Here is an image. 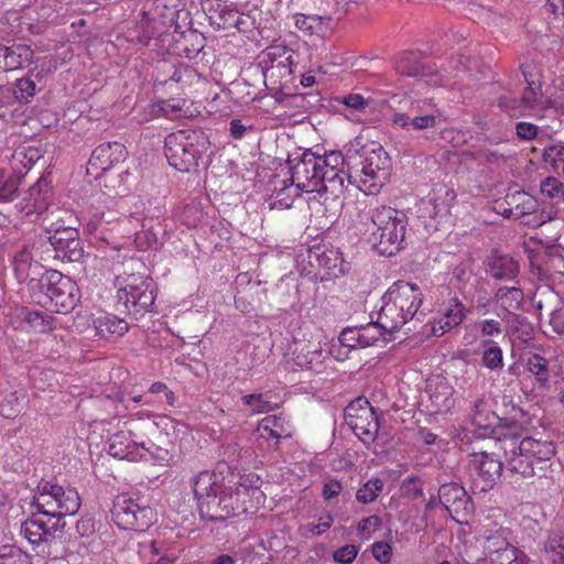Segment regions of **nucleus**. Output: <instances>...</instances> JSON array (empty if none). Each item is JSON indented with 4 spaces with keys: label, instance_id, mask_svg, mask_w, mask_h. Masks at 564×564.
Returning a JSON list of instances; mask_svg holds the SVG:
<instances>
[{
    "label": "nucleus",
    "instance_id": "nucleus-1",
    "mask_svg": "<svg viewBox=\"0 0 564 564\" xmlns=\"http://www.w3.org/2000/svg\"><path fill=\"white\" fill-rule=\"evenodd\" d=\"M347 167L350 184L367 195H377L390 177L391 160L382 145L356 140L347 148Z\"/></svg>",
    "mask_w": 564,
    "mask_h": 564
},
{
    "label": "nucleus",
    "instance_id": "nucleus-2",
    "mask_svg": "<svg viewBox=\"0 0 564 564\" xmlns=\"http://www.w3.org/2000/svg\"><path fill=\"white\" fill-rule=\"evenodd\" d=\"M501 448L506 455V469L521 478L541 477L550 467L555 449L552 443L533 437L519 438L517 434L503 435Z\"/></svg>",
    "mask_w": 564,
    "mask_h": 564
},
{
    "label": "nucleus",
    "instance_id": "nucleus-3",
    "mask_svg": "<svg viewBox=\"0 0 564 564\" xmlns=\"http://www.w3.org/2000/svg\"><path fill=\"white\" fill-rule=\"evenodd\" d=\"M378 325L386 333H393L413 319L423 303V293L415 283L398 280L381 297Z\"/></svg>",
    "mask_w": 564,
    "mask_h": 564
},
{
    "label": "nucleus",
    "instance_id": "nucleus-4",
    "mask_svg": "<svg viewBox=\"0 0 564 564\" xmlns=\"http://www.w3.org/2000/svg\"><path fill=\"white\" fill-rule=\"evenodd\" d=\"M32 296L43 306H52L59 314L72 312L80 301L76 282L57 270H47L29 282Z\"/></svg>",
    "mask_w": 564,
    "mask_h": 564
},
{
    "label": "nucleus",
    "instance_id": "nucleus-5",
    "mask_svg": "<svg viewBox=\"0 0 564 564\" xmlns=\"http://www.w3.org/2000/svg\"><path fill=\"white\" fill-rule=\"evenodd\" d=\"M210 147L202 129L178 130L165 138L164 153L171 166L180 172L195 170Z\"/></svg>",
    "mask_w": 564,
    "mask_h": 564
},
{
    "label": "nucleus",
    "instance_id": "nucleus-6",
    "mask_svg": "<svg viewBox=\"0 0 564 564\" xmlns=\"http://www.w3.org/2000/svg\"><path fill=\"white\" fill-rule=\"evenodd\" d=\"M64 527L65 523H59L36 509V512L21 523L20 533L40 553L57 560L68 554V549L62 541Z\"/></svg>",
    "mask_w": 564,
    "mask_h": 564
},
{
    "label": "nucleus",
    "instance_id": "nucleus-7",
    "mask_svg": "<svg viewBox=\"0 0 564 564\" xmlns=\"http://www.w3.org/2000/svg\"><path fill=\"white\" fill-rule=\"evenodd\" d=\"M370 218L376 227L371 232L373 249L387 257L398 253L403 248L406 215L392 207L381 206L371 210Z\"/></svg>",
    "mask_w": 564,
    "mask_h": 564
},
{
    "label": "nucleus",
    "instance_id": "nucleus-8",
    "mask_svg": "<svg viewBox=\"0 0 564 564\" xmlns=\"http://www.w3.org/2000/svg\"><path fill=\"white\" fill-rule=\"evenodd\" d=\"M32 505L43 514L64 523L62 520L66 516H73L79 510L80 497L73 487H63L42 480L37 486Z\"/></svg>",
    "mask_w": 564,
    "mask_h": 564
},
{
    "label": "nucleus",
    "instance_id": "nucleus-9",
    "mask_svg": "<svg viewBox=\"0 0 564 564\" xmlns=\"http://www.w3.org/2000/svg\"><path fill=\"white\" fill-rule=\"evenodd\" d=\"M122 280L118 289V301L128 314L135 318L151 312L156 299V284L145 273H129L120 276Z\"/></svg>",
    "mask_w": 564,
    "mask_h": 564
},
{
    "label": "nucleus",
    "instance_id": "nucleus-10",
    "mask_svg": "<svg viewBox=\"0 0 564 564\" xmlns=\"http://www.w3.org/2000/svg\"><path fill=\"white\" fill-rule=\"evenodd\" d=\"M111 517L123 530L144 531L156 520L155 511L137 494L122 492L112 500Z\"/></svg>",
    "mask_w": 564,
    "mask_h": 564
},
{
    "label": "nucleus",
    "instance_id": "nucleus-11",
    "mask_svg": "<svg viewBox=\"0 0 564 564\" xmlns=\"http://www.w3.org/2000/svg\"><path fill=\"white\" fill-rule=\"evenodd\" d=\"M128 431L118 432L110 438L109 454L113 457L128 460H139L144 457V454L139 453L140 442L139 433L151 434L159 432L154 422L142 421L141 419H131L127 422Z\"/></svg>",
    "mask_w": 564,
    "mask_h": 564
},
{
    "label": "nucleus",
    "instance_id": "nucleus-12",
    "mask_svg": "<svg viewBox=\"0 0 564 564\" xmlns=\"http://www.w3.org/2000/svg\"><path fill=\"white\" fill-rule=\"evenodd\" d=\"M345 422L366 445L371 444L378 435V414L365 397L356 398L346 406Z\"/></svg>",
    "mask_w": 564,
    "mask_h": 564
},
{
    "label": "nucleus",
    "instance_id": "nucleus-13",
    "mask_svg": "<svg viewBox=\"0 0 564 564\" xmlns=\"http://www.w3.org/2000/svg\"><path fill=\"white\" fill-rule=\"evenodd\" d=\"M350 172L347 167V152L330 151L321 156V188L317 194H330L334 199L340 197L346 185L350 183Z\"/></svg>",
    "mask_w": 564,
    "mask_h": 564
},
{
    "label": "nucleus",
    "instance_id": "nucleus-14",
    "mask_svg": "<svg viewBox=\"0 0 564 564\" xmlns=\"http://www.w3.org/2000/svg\"><path fill=\"white\" fill-rule=\"evenodd\" d=\"M471 489L487 492L501 477L503 463L492 453H473L469 460Z\"/></svg>",
    "mask_w": 564,
    "mask_h": 564
},
{
    "label": "nucleus",
    "instance_id": "nucleus-15",
    "mask_svg": "<svg viewBox=\"0 0 564 564\" xmlns=\"http://www.w3.org/2000/svg\"><path fill=\"white\" fill-rule=\"evenodd\" d=\"M321 156L305 150L299 158L290 159L291 181L299 189L314 193L321 188Z\"/></svg>",
    "mask_w": 564,
    "mask_h": 564
},
{
    "label": "nucleus",
    "instance_id": "nucleus-16",
    "mask_svg": "<svg viewBox=\"0 0 564 564\" xmlns=\"http://www.w3.org/2000/svg\"><path fill=\"white\" fill-rule=\"evenodd\" d=\"M455 194L441 186L434 189L427 197L422 198L417 204V218L427 231L437 229V218L447 216L451 203L454 200Z\"/></svg>",
    "mask_w": 564,
    "mask_h": 564
},
{
    "label": "nucleus",
    "instance_id": "nucleus-17",
    "mask_svg": "<svg viewBox=\"0 0 564 564\" xmlns=\"http://www.w3.org/2000/svg\"><path fill=\"white\" fill-rule=\"evenodd\" d=\"M55 231L54 236H47V241L54 251V258L62 262L83 265L88 254L84 250L78 229H57Z\"/></svg>",
    "mask_w": 564,
    "mask_h": 564
},
{
    "label": "nucleus",
    "instance_id": "nucleus-18",
    "mask_svg": "<svg viewBox=\"0 0 564 564\" xmlns=\"http://www.w3.org/2000/svg\"><path fill=\"white\" fill-rule=\"evenodd\" d=\"M524 77H527V74ZM528 87L524 89L520 100L510 98L508 96H501L499 98V107L507 111H519L520 115H524V111H530L533 116H541V111L550 106V100L543 96L541 85L534 80H529Z\"/></svg>",
    "mask_w": 564,
    "mask_h": 564
},
{
    "label": "nucleus",
    "instance_id": "nucleus-19",
    "mask_svg": "<svg viewBox=\"0 0 564 564\" xmlns=\"http://www.w3.org/2000/svg\"><path fill=\"white\" fill-rule=\"evenodd\" d=\"M308 264L313 269L323 270L321 280L337 278L346 271L343 253L333 246H314L308 250Z\"/></svg>",
    "mask_w": 564,
    "mask_h": 564
},
{
    "label": "nucleus",
    "instance_id": "nucleus-20",
    "mask_svg": "<svg viewBox=\"0 0 564 564\" xmlns=\"http://www.w3.org/2000/svg\"><path fill=\"white\" fill-rule=\"evenodd\" d=\"M128 155L127 149L120 142H106L99 144L91 153L87 173L99 178L102 173L113 165L123 162Z\"/></svg>",
    "mask_w": 564,
    "mask_h": 564
},
{
    "label": "nucleus",
    "instance_id": "nucleus-21",
    "mask_svg": "<svg viewBox=\"0 0 564 564\" xmlns=\"http://www.w3.org/2000/svg\"><path fill=\"white\" fill-rule=\"evenodd\" d=\"M470 419L473 425L477 427L479 436L502 440L505 435L500 432L502 420L490 409L484 397L475 400L470 410Z\"/></svg>",
    "mask_w": 564,
    "mask_h": 564
},
{
    "label": "nucleus",
    "instance_id": "nucleus-22",
    "mask_svg": "<svg viewBox=\"0 0 564 564\" xmlns=\"http://www.w3.org/2000/svg\"><path fill=\"white\" fill-rule=\"evenodd\" d=\"M386 333L377 322L358 327H347L341 330L338 340L349 348H367L376 344Z\"/></svg>",
    "mask_w": 564,
    "mask_h": 564
},
{
    "label": "nucleus",
    "instance_id": "nucleus-23",
    "mask_svg": "<svg viewBox=\"0 0 564 564\" xmlns=\"http://www.w3.org/2000/svg\"><path fill=\"white\" fill-rule=\"evenodd\" d=\"M425 391L431 402V412L447 413L455 404L454 388L444 377L430 378Z\"/></svg>",
    "mask_w": 564,
    "mask_h": 564
},
{
    "label": "nucleus",
    "instance_id": "nucleus-24",
    "mask_svg": "<svg viewBox=\"0 0 564 564\" xmlns=\"http://www.w3.org/2000/svg\"><path fill=\"white\" fill-rule=\"evenodd\" d=\"M52 197V187L47 177H40L24 194L21 210L25 215L42 214L48 208Z\"/></svg>",
    "mask_w": 564,
    "mask_h": 564
},
{
    "label": "nucleus",
    "instance_id": "nucleus-25",
    "mask_svg": "<svg viewBox=\"0 0 564 564\" xmlns=\"http://www.w3.org/2000/svg\"><path fill=\"white\" fill-rule=\"evenodd\" d=\"M486 273L497 281H516L520 272L519 262L509 254L492 251L485 261Z\"/></svg>",
    "mask_w": 564,
    "mask_h": 564
},
{
    "label": "nucleus",
    "instance_id": "nucleus-26",
    "mask_svg": "<svg viewBox=\"0 0 564 564\" xmlns=\"http://www.w3.org/2000/svg\"><path fill=\"white\" fill-rule=\"evenodd\" d=\"M178 13L180 12L176 10H170L167 15L163 17V19H156L154 17L148 20L141 25L140 41L145 46H150L152 41H154V46H159V43H164L167 36V29L174 26L175 32L177 31L178 25L175 23L174 17L176 14L178 15Z\"/></svg>",
    "mask_w": 564,
    "mask_h": 564
},
{
    "label": "nucleus",
    "instance_id": "nucleus-27",
    "mask_svg": "<svg viewBox=\"0 0 564 564\" xmlns=\"http://www.w3.org/2000/svg\"><path fill=\"white\" fill-rule=\"evenodd\" d=\"M438 502L449 512L466 511L470 502L466 490L457 482H444L438 489Z\"/></svg>",
    "mask_w": 564,
    "mask_h": 564
},
{
    "label": "nucleus",
    "instance_id": "nucleus-28",
    "mask_svg": "<svg viewBox=\"0 0 564 564\" xmlns=\"http://www.w3.org/2000/svg\"><path fill=\"white\" fill-rule=\"evenodd\" d=\"M395 69L402 75L416 77L427 85L437 86L441 84L438 74L427 72L424 66L417 63V56L412 52H405L399 57L395 62Z\"/></svg>",
    "mask_w": 564,
    "mask_h": 564
},
{
    "label": "nucleus",
    "instance_id": "nucleus-29",
    "mask_svg": "<svg viewBox=\"0 0 564 564\" xmlns=\"http://www.w3.org/2000/svg\"><path fill=\"white\" fill-rule=\"evenodd\" d=\"M466 317L465 305L456 297L451 299L444 307L442 317L433 325L435 336H442L449 329L460 325Z\"/></svg>",
    "mask_w": 564,
    "mask_h": 564
},
{
    "label": "nucleus",
    "instance_id": "nucleus-30",
    "mask_svg": "<svg viewBox=\"0 0 564 564\" xmlns=\"http://www.w3.org/2000/svg\"><path fill=\"white\" fill-rule=\"evenodd\" d=\"M223 480L224 479H219L217 474L209 470L200 471L195 476L192 480V487L198 505L212 498L215 494H219L224 487Z\"/></svg>",
    "mask_w": 564,
    "mask_h": 564
},
{
    "label": "nucleus",
    "instance_id": "nucleus-31",
    "mask_svg": "<svg viewBox=\"0 0 564 564\" xmlns=\"http://www.w3.org/2000/svg\"><path fill=\"white\" fill-rule=\"evenodd\" d=\"M40 264L33 262V256L30 247L24 245L13 257V271L20 283L31 281L40 274Z\"/></svg>",
    "mask_w": 564,
    "mask_h": 564
},
{
    "label": "nucleus",
    "instance_id": "nucleus-32",
    "mask_svg": "<svg viewBox=\"0 0 564 564\" xmlns=\"http://www.w3.org/2000/svg\"><path fill=\"white\" fill-rule=\"evenodd\" d=\"M292 354L294 364L302 369L317 370L324 359L318 344H302Z\"/></svg>",
    "mask_w": 564,
    "mask_h": 564
},
{
    "label": "nucleus",
    "instance_id": "nucleus-33",
    "mask_svg": "<svg viewBox=\"0 0 564 564\" xmlns=\"http://www.w3.org/2000/svg\"><path fill=\"white\" fill-rule=\"evenodd\" d=\"M438 119L440 117H434L430 111H425L423 116L395 112L392 117V122L406 130L421 131L435 128Z\"/></svg>",
    "mask_w": 564,
    "mask_h": 564
},
{
    "label": "nucleus",
    "instance_id": "nucleus-34",
    "mask_svg": "<svg viewBox=\"0 0 564 564\" xmlns=\"http://www.w3.org/2000/svg\"><path fill=\"white\" fill-rule=\"evenodd\" d=\"M220 494H215L212 498L202 501L198 505L200 516L213 522L225 521L232 517L234 508L226 506Z\"/></svg>",
    "mask_w": 564,
    "mask_h": 564
},
{
    "label": "nucleus",
    "instance_id": "nucleus-35",
    "mask_svg": "<svg viewBox=\"0 0 564 564\" xmlns=\"http://www.w3.org/2000/svg\"><path fill=\"white\" fill-rule=\"evenodd\" d=\"M207 17L210 25L215 29L231 30L234 18H238V11L220 1L210 2L207 8Z\"/></svg>",
    "mask_w": 564,
    "mask_h": 564
},
{
    "label": "nucleus",
    "instance_id": "nucleus-36",
    "mask_svg": "<svg viewBox=\"0 0 564 564\" xmlns=\"http://www.w3.org/2000/svg\"><path fill=\"white\" fill-rule=\"evenodd\" d=\"M258 430L261 437L265 440L274 438L276 443L283 437H290L291 431L289 422L282 415H268L261 420Z\"/></svg>",
    "mask_w": 564,
    "mask_h": 564
},
{
    "label": "nucleus",
    "instance_id": "nucleus-37",
    "mask_svg": "<svg viewBox=\"0 0 564 564\" xmlns=\"http://www.w3.org/2000/svg\"><path fill=\"white\" fill-rule=\"evenodd\" d=\"M523 292L517 286H501L495 295L494 301L499 304L502 311L507 314H511L521 308L523 303Z\"/></svg>",
    "mask_w": 564,
    "mask_h": 564
},
{
    "label": "nucleus",
    "instance_id": "nucleus-38",
    "mask_svg": "<svg viewBox=\"0 0 564 564\" xmlns=\"http://www.w3.org/2000/svg\"><path fill=\"white\" fill-rule=\"evenodd\" d=\"M7 73L21 69L32 63L33 50L22 43H13L7 46Z\"/></svg>",
    "mask_w": 564,
    "mask_h": 564
},
{
    "label": "nucleus",
    "instance_id": "nucleus-39",
    "mask_svg": "<svg viewBox=\"0 0 564 564\" xmlns=\"http://www.w3.org/2000/svg\"><path fill=\"white\" fill-rule=\"evenodd\" d=\"M94 324L97 334L101 337H108L110 335L120 337L123 336L129 329L128 322L111 314L97 317Z\"/></svg>",
    "mask_w": 564,
    "mask_h": 564
},
{
    "label": "nucleus",
    "instance_id": "nucleus-40",
    "mask_svg": "<svg viewBox=\"0 0 564 564\" xmlns=\"http://www.w3.org/2000/svg\"><path fill=\"white\" fill-rule=\"evenodd\" d=\"M487 547L491 555H494V561L497 564H512V561L517 558V547L511 545L506 540H498L495 536H489L487 540Z\"/></svg>",
    "mask_w": 564,
    "mask_h": 564
},
{
    "label": "nucleus",
    "instance_id": "nucleus-41",
    "mask_svg": "<svg viewBox=\"0 0 564 564\" xmlns=\"http://www.w3.org/2000/svg\"><path fill=\"white\" fill-rule=\"evenodd\" d=\"M545 558L552 564H564V534L553 532L544 542Z\"/></svg>",
    "mask_w": 564,
    "mask_h": 564
},
{
    "label": "nucleus",
    "instance_id": "nucleus-42",
    "mask_svg": "<svg viewBox=\"0 0 564 564\" xmlns=\"http://www.w3.org/2000/svg\"><path fill=\"white\" fill-rule=\"evenodd\" d=\"M247 492L248 488L243 485H239L235 490L224 485L223 490L219 491L223 500L227 501L225 502L226 506H231L234 508L232 517H236L247 511L245 500L241 499L247 495Z\"/></svg>",
    "mask_w": 564,
    "mask_h": 564
},
{
    "label": "nucleus",
    "instance_id": "nucleus-43",
    "mask_svg": "<svg viewBox=\"0 0 564 564\" xmlns=\"http://www.w3.org/2000/svg\"><path fill=\"white\" fill-rule=\"evenodd\" d=\"M24 176L15 173L8 174L0 170V199L12 202L17 195Z\"/></svg>",
    "mask_w": 564,
    "mask_h": 564
},
{
    "label": "nucleus",
    "instance_id": "nucleus-44",
    "mask_svg": "<svg viewBox=\"0 0 564 564\" xmlns=\"http://www.w3.org/2000/svg\"><path fill=\"white\" fill-rule=\"evenodd\" d=\"M25 392L13 391L7 394L0 404V412L7 419H14L24 408Z\"/></svg>",
    "mask_w": 564,
    "mask_h": 564
},
{
    "label": "nucleus",
    "instance_id": "nucleus-45",
    "mask_svg": "<svg viewBox=\"0 0 564 564\" xmlns=\"http://www.w3.org/2000/svg\"><path fill=\"white\" fill-rule=\"evenodd\" d=\"M183 53L187 58H195L205 47V36L195 31L182 32Z\"/></svg>",
    "mask_w": 564,
    "mask_h": 564
},
{
    "label": "nucleus",
    "instance_id": "nucleus-46",
    "mask_svg": "<svg viewBox=\"0 0 564 564\" xmlns=\"http://www.w3.org/2000/svg\"><path fill=\"white\" fill-rule=\"evenodd\" d=\"M0 564H34L31 556L17 545L0 546Z\"/></svg>",
    "mask_w": 564,
    "mask_h": 564
},
{
    "label": "nucleus",
    "instance_id": "nucleus-47",
    "mask_svg": "<svg viewBox=\"0 0 564 564\" xmlns=\"http://www.w3.org/2000/svg\"><path fill=\"white\" fill-rule=\"evenodd\" d=\"M140 448L148 453L153 459L164 463L169 462L171 458V451L173 449V444L171 441L164 442L163 445H158L152 441H141Z\"/></svg>",
    "mask_w": 564,
    "mask_h": 564
},
{
    "label": "nucleus",
    "instance_id": "nucleus-48",
    "mask_svg": "<svg viewBox=\"0 0 564 564\" xmlns=\"http://www.w3.org/2000/svg\"><path fill=\"white\" fill-rule=\"evenodd\" d=\"M382 489L383 481L378 477L371 478L367 480L361 488L358 489L356 499L365 505L373 502Z\"/></svg>",
    "mask_w": 564,
    "mask_h": 564
},
{
    "label": "nucleus",
    "instance_id": "nucleus-49",
    "mask_svg": "<svg viewBox=\"0 0 564 564\" xmlns=\"http://www.w3.org/2000/svg\"><path fill=\"white\" fill-rule=\"evenodd\" d=\"M485 350L482 352V365L489 369H498L503 366L501 348L489 340L482 343Z\"/></svg>",
    "mask_w": 564,
    "mask_h": 564
},
{
    "label": "nucleus",
    "instance_id": "nucleus-50",
    "mask_svg": "<svg viewBox=\"0 0 564 564\" xmlns=\"http://www.w3.org/2000/svg\"><path fill=\"white\" fill-rule=\"evenodd\" d=\"M241 401L254 413H267L274 409L272 402L262 393L246 394L241 398Z\"/></svg>",
    "mask_w": 564,
    "mask_h": 564
},
{
    "label": "nucleus",
    "instance_id": "nucleus-51",
    "mask_svg": "<svg viewBox=\"0 0 564 564\" xmlns=\"http://www.w3.org/2000/svg\"><path fill=\"white\" fill-rule=\"evenodd\" d=\"M36 84L30 78H20L15 83L14 94L20 101L28 102L35 95Z\"/></svg>",
    "mask_w": 564,
    "mask_h": 564
},
{
    "label": "nucleus",
    "instance_id": "nucleus-52",
    "mask_svg": "<svg viewBox=\"0 0 564 564\" xmlns=\"http://www.w3.org/2000/svg\"><path fill=\"white\" fill-rule=\"evenodd\" d=\"M541 193L550 198H564V185L556 177H546L541 183Z\"/></svg>",
    "mask_w": 564,
    "mask_h": 564
},
{
    "label": "nucleus",
    "instance_id": "nucleus-53",
    "mask_svg": "<svg viewBox=\"0 0 564 564\" xmlns=\"http://www.w3.org/2000/svg\"><path fill=\"white\" fill-rule=\"evenodd\" d=\"M543 160L550 163L553 169H556L557 163L564 161V144L555 143L546 147L543 152Z\"/></svg>",
    "mask_w": 564,
    "mask_h": 564
},
{
    "label": "nucleus",
    "instance_id": "nucleus-54",
    "mask_svg": "<svg viewBox=\"0 0 564 564\" xmlns=\"http://www.w3.org/2000/svg\"><path fill=\"white\" fill-rule=\"evenodd\" d=\"M134 242L140 250L156 249L159 240L152 230H143L135 235Z\"/></svg>",
    "mask_w": 564,
    "mask_h": 564
},
{
    "label": "nucleus",
    "instance_id": "nucleus-55",
    "mask_svg": "<svg viewBox=\"0 0 564 564\" xmlns=\"http://www.w3.org/2000/svg\"><path fill=\"white\" fill-rule=\"evenodd\" d=\"M529 370L536 377L540 386L545 387L549 382L547 362L541 357H536V361L529 362Z\"/></svg>",
    "mask_w": 564,
    "mask_h": 564
},
{
    "label": "nucleus",
    "instance_id": "nucleus-56",
    "mask_svg": "<svg viewBox=\"0 0 564 564\" xmlns=\"http://www.w3.org/2000/svg\"><path fill=\"white\" fill-rule=\"evenodd\" d=\"M372 102L371 98H365L360 94H349L344 97L343 104L355 111L362 112Z\"/></svg>",
    "mask_w": 564,
    "mask_h": 564
},
{
    "label": "nucleus",
    "instance_id": "nucleus-57",
    "mask_svg": "<svg viewBox=\"0 0 564 564\" xmlns=\"http://www.w3.org/2000/svg\"><path fill=\"white\" fill-rule=\"evenodd\" d=\"M357 554V546L352 544H347L336 550L333 554V558L335 562L340 564H350L356 558Z\"/></svg>",
    "mask_w": 564,
    "mask_h": 564
},
{
    "label": "nucleus",
    "instance_id": "nucleus-58",
    "mask_svg": "<svg viewBox=\"0 0 564 564\" xmlns=\"http://www.w3.org/2000/svg\"><path fill=\"white\" fill-rule=\"evenodd\" d=\"M373 557L381 564H387L391 560L392 547L388 542L378 541L371 546Z\"/></svg>",
    "mask_w": 564,
    "mask_h": 564
},
{
    "label": "nucleus",
    "instance_id": "nucleus-59",
    "mask_svg": "<svg viewBox=\"0 0 564 564\" xmlns=\"http://www.w3.org/2000/svg\"><path fill=\"white\" fill-rule=\"evenodd\" d=\"M425 111L432 112L434 117H441V112L436 105L429 99L417 100L413 102L405 113H415L416 116H423Z\"/></svg>",
    "mask_w": 564,
    "mask_h": 564
},
{
    "label": "nucleus",
    "instance_id": "nucleus-60",
    "mask_svg": "<svg viewBox=\"0 0 564 564\" xmlns=\"http://www.w3.org/2000/svg\"><path fill=\"white\" fill-rule=\"evenodd\" d=\"M517 196L518 199L520 200V203L516 207L517 209H520L519 215L525 216L534 214L536 212L538 202L532 196L528 195L524 192H519Z\"/></svg>",
    "mask_w": 564,
    "mask_h": 564
},
{
    "label": "nucleus",
    "instance_id": "nucleus-61",
    "mask_svg": "<svg viewBox=\"0 0 564 564\" xmlns=\"http://www.w3.org/2000/svg\"><path fill=\"white\" fill-rule=\"evenodd\" d=\"M75 529L79 536L89 538L95 534L97 530V523L91 517H82L76 522Z\"/></svg>",
    "mask_w": 564,
    "mask_h": 564
},
{
    "label": "nucleus",
    "instance_id": "nucleus-62",
    "mask_svg": "<svg viewBox=\"0 0 564 564\" xmlns=\"http://www.w3.org/2000/svg\"><path fill=\"white\" fill-rule=\"evenodd\" d=\"M539 127L530 122H518L516 124V133L519 139L530 141L536 138Z\"/></svg>",
    "mask_w": 564,
    "mask_h": 564
},
{
    "label": "nucleus",
    "instance_id": "nucleus-63",
    "mask_svg": "<svg viewBox=\"0 0 564 564\" xmlns=\"http://www.w3.org/2000/svg\"><path fill=\"white\" fill-rule=\"evenodd\" d=\"M202 215V209L197 204H188L183 212V221L187 226L195 227Z\"/></svg>",
    "mask_w": 564,
    "mask_h": 564
},
{
    "label": "nucleus",
    "instance_id": "nucleus-64",
    "mask_svg": "<svg viewBox=\"0 0 564 564\" xmlns=\"http://www.w3.org/2000/svg\"><path fill=\"white\" fill-rule=\"evenodd\" d=\"M334 522L333 516L329 513L322 516L318 519V523L307 524V530L314 535H319L330 528Z\"/></svg>",
    "mask_w": 564,
    "mask_h": 564
}]
</instances>
